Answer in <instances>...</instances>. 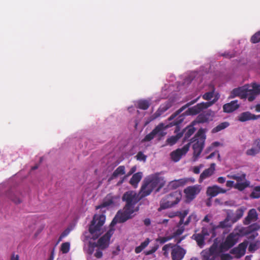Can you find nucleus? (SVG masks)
I'll return each mask as SVG.
<instances>
[{
	"label": "nucleus",
	"mask_w": 260,
	"mask_h": 260,
	"mask_svg": "<svg viewBox=\"0 0 260 260\" xmlns=\"http://www.w3.org/2000/svg\"><path fill=\"white\" fill-rule=\"evenodd\" d=\"M143 198L140 194H138L135 191H128L125 192L122 200L126 203L122 210H119L115 217L112 221L111 224L114 225L116 223H123L127 220L132 219L134 217L133 213L139 210L138 207H135V205Z\"/></svg>",
	"instance_id": "obj_1"
},
{
	"label": "nucleus",
	"mask_w": 260,
	"mask_h": 260,
	"mask_svg": "<svg viewBox=\"0 0 260 260\" xmlns=\"http://www.w3.org/2000/svg\"><path fill=\"white\" fill-rule=\"evenodd\" d=\"M104 215H94L90 224L89 225L88 231L93 240L98 239L103 233L102 226L105 221Z\"/></svg>",
	"instance_id": "obj_2"
},
{
	"label": "nucleus",
	"mask_w": 260,
	"mask_h": 260,
	"mask_svg": "<svg viewBox=\"0 0 260 260\" xmlns=\"http://www.w3.org/2000/svg\"><path fill=\"white\" fill-rule=\"evenodd\" d=\"M206 136L204 129L200 128L199 129L194 136L190 139L189 143H194L192 145L193 150V156L197 158L201 153L205 144Z\"/></svg>",
	"instance_id": "obj_3"
},
{
	"label": "nucleus",
	"mask_w": 260,
	"mask_h": 260,
	"mask_svg": "<svg viewBox=\"0 0 260 260\" xmlns=\"http://www.w3.org/2000/svg\"><path fill=\"white\" fill-rule=\"evenodd\" d=\"M241 235L237 232H233L229 234L225 240L219 245L220 251H225L233 247L239 240Z\"/></svg>",
	"instance_id": "obj_4"
},
{
	"label": "nucleus",
	"mask_w": 260,
	"mask_h": 260,
	"mask_svg": "<svg viewBox=\"0 0 260 260\" xmlns=\"http://www.w3.org/2000/svg\"><path fill=\"white\" fill-rule=\"evenodd\" d=\"M168 127L163 123H160L150 132L146 135L142 140V142H149L152 140L155 136H157L159 139L165 136L166 133L164 131Z\"/></svg>",
	"instance_id": "obj_5"
},
{
	"label": "nucleus",
	"mask_w": 260,
	"mask_h": 260,
	"mask_svg": "<svg viewBox=\"0 0 260 260\" xmlns=\"http://www.w3.org/2000/svg\"><path fill=\"white\" fill-rule=\"evenodd\" d=\"M181 199L180 194L176 192L168 195L160 203V208L162 209L171 208L178 204Z\"/></svg>",
	"instance_id": "obj_6"
},
{
	"label": "nucleus",
	"mask_w": 260,
	"mask_h": 260,
	"mask_svg": "<svg viewBox=\"0 0 260 260\" xmlns=\"http://www.w3.org/2000/svg\"><path fill=\"white\" fill-rule=\"evenodd\" d=\"M147 179L151 183V185L155 189V192H158L166 184L165 178L161 176L159 174L157 173L147 177Z\"/></svg>",
	"instance_id": "obj_7"
},
{
	"label": "nucleus",
	"mask_w": 260,
	"mask_h": 260,
	"mask_svg": "<svg viewBox=\"0 0 260 260\" xmlns=\"http://www.w3.org/2000/svg\"><path fill=\"white\" fill-rule=\"evenodd\" d=\"M214 103V101L202 102L198 104L196 106L189 108L186 112L185 115H194L199 114L203 110L211 106Z\"/></svg>",
	"instance_id": "obj_8"
},
{
	"label": "nucleus",
	"mask_w": 260,
	"mask_h": 260,
	"mask_svg": "<svg viewBox=\"0 0 260 260\" xmlns=\"http://www.w3.org/2000/svg\"><path fill=\"white\" fill-rule=\"evenodd\" d=\"M248 243L249 242L247 240H244L243 242L239 244L238 246L232 249L230 253L237 258L242 257L245 254Z\"/></svg>",
	"instance_id": "obj_9"
},
{
	"label": "nucleus",
	"mask_w": 260,
	"mask_h": 260,
	"mask_svg": "<svg viewBox=\"0 0 260 260\" xmlns=\"http://www.w3.org/2000/svg\"><path fill=\"white\" fill-rule=\"evenodd\" d=\"M200 186L195 185L186 187L184 190V192L185 194L187 199L191 201L196 198V196L200 193Z\"/></svg>",
	"instance_id": "obj_10"
},
{
	"label": "nucleus",
	"mask_w": 260,
	"mask_h": 260,
	"mask_svg": "<svg viewBox=\"0 0 260 260\" xmlns=\"http://www.w3.org/2000/svg\"><path fill=\"white\" fill-rule=\"evenodd\" d=\"M186 253V250L178 245L172 247L171 256L172 260H182Z\"/></svg>",
	"instance_id": "obj_11"
},
{
	"label": "nucleus",
	"mask_w": 260,
	"mask_h": 260,
	"mask_svg": "<svg viewBox=\"0 0 260 260\" xmlns=\"http://www.w3.org/2000/svg\"><path fill=\"white\" fill-rule=\"evenodd\" d=\"M190 146V143H188L185 145L182 148H179L173 151L171 154L172 159L176 162L179 161L181 156L188 152Z\"/></svg>",
	"instance_id": "obj_12"
},
{
	"label": "nucleus",
	"mask_w": 260,
	"mask_h": 260,
	"mask_svg": "<svg viewBox=\"0 0 260 260\" xmlns=\"http://www.w3.org/2000/svg\"><path fill=\"white\" fill-rule=\"evenodd\" d=\"M153 190H155L154 188L151 185V183H150L147 178H146L141 187L139 194L141 198H144L150 194Z\"/></svg>",
	"instance_id": "obj_13"
},
{
	"label": "nucleus",
	"mask_w": 260,
	"mask_h": 260,
	"mask_svg": "<svg viewBox=\"0 0 260 260\" xmlns=\"http://www.w3.org/2000/svg\"><path fill=\"white\" fill-rule=\"evenodd\" d=\"M236 96L240 97L241 99H246L247 98L246 85L235 88L232 90L229 98L233 99Z\"/></svg>",
	"instance_id": "obj_14"
},
{
	"label": "nucleus",
	"mask_w": 260,
	"mask_h": 260,
	"mask_svg": "<svg viewBox=\"0 0 260 260\" xmlns=\"http://www.w3.org/2000/svg\"><path fill=\"white\" fill-rule=\"evenodd\" d=\"M260 226L257 223H254L247 228L245 234L248 235L247 238L248 240H254L257 236V231L259 230Z\"/></svg>",
	"instance_id": "obj_15"
},
{
	"label": "nucleus",
	"mask_w": 260,
	"mask_h": 260,
	"mask_svg": "<svg viewBox=\"0 0 260 260\" xmlns=\"http://www.w3.org/2000/svg\"><path fill=\"white\" fill-rule=\"evenodd\" d=\"M119 196H114L112 193L108 194L105 198L102 204L99 208L106 207L115 204L119 200Z\"/></svg>",
	"instance_id": "obj_16"
},
{
	"label": "nucleus",
	"mask_w": 260,
	"mask_h": 260,
	"mask_svg": "<svg viewBox=\"0 0 260 260\" xmlns=\"http://www.w3.org/2000/svg\"><path fill=\"white\" fill-rule=\"evenodd\" d=\"M189 182L193 183L194 179L192 178H184L175 180L171 181L169 183V185L173 189H176L179 187L184 186Z\"/></svg>",
	"instance_id": "obj_17"
},
{
	"label": "nucleus",
	"mask_w": 260,
	"mask_h": 260,
	"mask_svg": "<svg viewBox=\"0 0 260 260\" xmlns=\"http://www.w3.org/2000/svg\"><path fill=\"white\" fill-rule=\"evenodd\" d=\"M111 235L109 232H107L104 235L101 237L98 241L99 248L102 250L105 249L109 246V241Z\"/></svg>",
	"instance_id": "obj_18"
},
{
	"label": "nucleus",
	"mask_w": 260,
	"mask_h": 260,
	"mask_svg": "<svg viewBox=\"0 0 260 260\" xmlns=\"http://www.w3.org/2000/svg\"><path fill=\"white\" fill-rule=\"evenodd\" d=\"M216 165L215 163L211 164L210 167L205 169L200 175L199 182H202L204 180L211 177L214 174Z\"/></svg>",
	"instance_id": "obj_19"
},
{
	"label": "nucleus",
	"mask_w": 260,
	"mask_h": 260,
	"mask_svg": "<svg viewBox=\"0 0 260 260\" xmlns=\"http://www.w3.org/2000/svg\"><path fill=\"white\" fill-rule=\"evenodd\" d=\"M226 190L219 187L217 185H213L209 186L207 189V194L211 197H214L219 193H224L226 192Z\"/></svg>",
	"instance_id": "obj_20"
},
{
	"label": "nucleus",
	"mask_w": 260,
	"mask_h": 260,
	"mask_svg": "<svg viewBox=\"0 0 260 260\" xmlns=\"http://www.w3.org/2000/svg\"><path fill=\"white\" fill-rule=\"evenodd\" d=\"M214 113L211 110H208L200 114L197 117L196 123H203L207 122L213 117Z\"/></svg>",
	"instance_id": "obj_21"
},
{
	"label": "nucleus",
	"mask_w": 260,
	"mask_h": 260,
	"mask_svg": "<svg viewBox=\"0 0 260 260\" xmlns=\"http://www.w3.org/2000/svg\"><path fill=\"white\" fill-rule=\"evenodd\" d=\"M260 152V139H255L252 144V146L250 149H248L246 154L247 155L254 156Z\"/></svg>",
	"instance_id": "obj_22"
},
{
	"label": "nucleus",
	"mask_w": 260,
	"mask_h": 260,
	"mask_svg": "<svg viewBox=\"0 0 260 260\" xmlns=\"http://www.w3.org/2000/svg\"><path fill=\"white\" fill-rule=\"evenodd\" d=\"M196 121H192L190 125H188L181 132L183 133V135H184V137L183 138V142L186 141L195 132L196 130V128L194 127Z\"/></svg>",
	"instance_id": "obj_23"
},
{
	"label": "nucleus",
	"mask_w": 260,
	"mask_h": 260,
	"mask_svg": "<svg viewBox=\"0 0 260 260\" xmlns=\"http://www.w3.org/2000/svg\"><path fill=\"white\" fill-rule=\"evenodd\" d=\"M257 213L256 212V211L254 209H250L248 213V215L245 217L244 220L243 221V223L245 225H248L251 222L255 221L257 220L258 217H257Z\"/></svg>",
	"instance_id": "obj_24"
},
{
	"label": "nucleus",
	"mask_w": 260,
	"mask_h": 260,
	"mask_svg": "<svg viewBox=\"0 0 260 260\" xmlns=\"http://www.w3.org/2000/svg\"><path fill=\"white\" fill-rule=\"evenodd\" d=\"M260 117V115H255L250 112H244L238 116V120L241 122H245L250 120H255Z\"/></svg>",
	"instance_id": "obj_25"
},
{
	"label": "nucleus",
	"mask_w": 260,
	"mask_h": 260,
	"mask_svg": "<svg viewBox=\"0 0 260 260\" xmlns=\"http://www.w3.org/2000/svg\"><path fill=\"white\" fill-rule=\"evenodd\" d=\"M239 107V105L238 104V101L235 100L224 104L223 106V110L224 112L231 113L238 109Z\"/></svg>",
	"instance_id": "obj_26"
},
{
	"label": "nucleus",
	"mask_w": 260,
	"mask_h": 260,
	"mask_svg": "<svg viewBox=\"0 0 260 260\" xmlns=\"http://www.w3.org/2000/svg\"><path fill=\"white\" fill-rule=\"evenodd\" d=\"M200 96H198L197 98H196V99L187 103L186 105H185L184 106H182L181 108H180L179 109H178L177 111H176V112L175 113H174L173 114H172L169 118V120H173V119H174L177 115H178L179 114H180L183 110H184L186 108H187L188 107L194 104L195 103H196L198 100L200 99Z\"/></svg>",
	"instance_id": "obj_27"
},
{
	"label": "nucleus",
	"mask_w": 260,
	"mask_h": 260,
	"mask_svg": "<svg viewBox=\"0 0 260 260\" xmlns=\"http://www.w3.org/2000/svg\"><path fill=\"white\" fill-rule=\"evenodd\" d=\"M7 196L15 204H20L22 202L20 194L18 191L13 192L10 191L7 193Z\"/></svg>",
	"instance_id": "obj_28"
},
{
	"label": "nucleus",
	"mask_w": 260,
	"mask_h": 260,
	"mask_svg": "<svg viewBox=\"0 0 260 260\" xmlns=\"http://www.w3.org/2000/svg\"><path fill=\"white\" fill-rule=\"evenodd\" d=\"M125 173V168L124 166H120L113 172L111 177L109 178L108 181L116 178L120 175H122Z\"/></svg>",
	"instance_id": "obj_29"
},
{
	"label": "nucleus",
	"mask_w": 260,
	"mask_h": 260,
	"mask_svg": "<svg viewBox=\"0 0 260 260\" xmlns=\"http://www.w3.org/2000/svg\"><path fill=\"white\" fill-rule=\"evenodd\" d=\"M142 176L143 174L142 172H138L133 174L129 180V184L133 186L136 187L138 183L141 181Z\"/></svg>",
	"instance_id": "obj_30"
},
{
	"label": "nucleus",
	"mask_w": 260,
	"mask_h": 260,
	"mask_svg": "<svg viewBox=\"0 0 260 260\" xmlns=\"http://www.w3.org/2000/svg\"><path fill=\"white\" fill-rule=\"evenodd\" d=\"M183 136V133L180 132L176 136H173L167 139L166 142L170 146L174 145L177 141Z\"/></svg>",
	"instance_id": "obj_31"
},
{
	"label": "nucleus",
	"mask_w": 260,
	"mask_h": 260,
	"mask_svg": "<svg viewBox=\"0 0 260 260\" xmlns=\"http://www.w3.org/2000/svg\"><path fill=\"white\" fill-rule=\"evenodd\" d=\"M192 237H193V239L196 241L198 245L200 247H202L204 245L205 237L203 234L200 233L196 234L192 236Z\"/></svg>",
	"instance_id": "obj_32"
},
{
	"label": "nucleus",
	"mask_w": 260,
	"mask_h": 260,
	"mask_svg": "<svg viewBox=\"0 0 260 260\" xmlns=\"http://www.w3.org/2000/svg\"><path fill=\"white\" fill-rule=\"evenodd\" d=\"M149 106V102L146 100H140L137 103V108L142 110H147Z\"/></svg>",
	"instance_id": "obj_33"
},
{
	"label": "nucleus",
	"mask_w": 260,
	"mask_h": 260,
	"mask_svg": "<svg viewBox=\"0 0 260 260\" xmlns=\"http://www.w3.org/2000/svg\"><path fill=\"white\" fill-rule=\"evenodd\" d=\"M150 239L147 238L144 242L141 243L140 245L135 248V251L136 253H140L144 249H145L149 244Z\"/></svg>",
	"instance_id": "obj_34"
},
{
	"label": "nucleus",
	"mask_w": 260,
	"mask_h": 260,
	"mask_svg": "<svg viewBox=\"0 0 260 260\" xmlns=\"http://www.w3.org/2000/svg\"><path fill=\"white\" fill-rule=\"evenodd\" d=\"M249 184L250 183L248 181L245 180L243 182H237L235 184L234 187L240 191H242L246 187H248Z\"/></svg>",
	"instance_id": "obj_35"
},
{
	"label": "nucleus",
	"mask_w": 260,
	"mask_h": 260,
	"mask_svg": "<svg viewBox=\"0 0 260 260\" xmlns=\"http://www.w3.org/2000/svg\"><path fill=\"white\" fill-rule=\"evenodd\" d=\"M230 178L236 180L237 182L244 181L246 180V174L245 173L234 174L230 176H228Z\"/></svg>",
	"instance_id": "obj_36"
},
{
	"label": "nucleus",
	"mask_w": 260,
	"mask_h": 260,
	"mask_svg": "<svg viewBox=\"0 0 260 260\" xmlns=\"http://www.w3.org/2000/svg\"><path fill=\"white\" fill-rule=\"evenodd\" d=\"M229 123L228 122H221L212 129V133H217V132L226 128L227 127L229 126Z\"/></svg>",
	"instance_id": "obj_37"
},
{
	"label": "nucleus",
	"mask_w": 260,
	"mask_h": 260,
	"mask_svg": "<svg viewBox=\"0 0 260 260\" xmlns=\"http://www.w3.org/2000/svg\"><path fill=\"white\" fill-rule=\"evenodd\" d=\"M202 260H215V256L210 253L208 250H205L202 252Z\"/></svg>",
	"instance_id": "obj_38"
},
{
	"label": "nucleus",
	"mask_w": 260,
	"mask_h": 260,
	"mask_svg": "<svg viewBox=\"0 0 260 260\" xmlns=\"http://www.w3.org/2000/svg\"><path fill=\"white\" fill-rule=\"evenodd\" d=\"M184 120V115H181L176 118L174 121L171 123V125H176V128L175 131V133H177L179 129V125L181 124Z\"/></svg>",
	"instance_id": "obj_39"
},
{
	"label": "nucleus",
	"mask_w": 260,
	"mask_h": 260,
	"mask_svg": "<svg viewBox=\"0 0 260 260\" xmlns=\"http://www.w3.org/2000/svg\"><path fill=\"white\" fill-rule=\"evenodd\" d=\"M244 211L241 208L238 209L236 211L234 216L232 218V221L233 222L237 221L239 220L243 215Z\"/></svg>",
	"instance_id": "obj_40"
},
{
	"label": "nucleus",
	"mask_w": 260,
	"mask_h": 260,
	"mask_svg": "<svg viewBox=\"0 0 260 260\" xmlns=\"http://www.w3.org/2000/svg\"><path fill=\"white\" fill-rule=\"evenodd\" d=\"M250 197L252 199H258L260 198V186L254 187L253 191L250 194Z\"/></svg>",
	"instance_id": "obj_41"
},
{
	"label": "nucleus",
	"mask_w": 260,
	"mask_h": 260,
	"mask_svg": "<svg viewBox=\"0 0 260 260\" xmlns=\"http://www.w3.org/2000/svg\"><path fill=\"white\" fill-rule=\"evenodd\" d=\"M246 92L247 93V98L248 101L252 102L255 99L256 96L253 93L252 91L249 88V85H246Z\"/></svg>",
	"instance_id": "obj_42"
},
{
	"label": "nucleus",
	"mask_w": 260,
	"mask_h": 260,
	"mask_svg": "<svg viewBox=\"0 0 260 260\" xmlns=\"http://www.w3.org/2000/svg\"><path fill=\"white\" fill-rule=\"evenodd\" d=\"M252 88L250 89L252 91L253 93L256 96L260 94V85L256 83H253L251 84Z\"/></svg>",
	"instance_id": "obj_43"
},
{
	"label": "nucleus",
	"mask_w": 260,
	"mask_h": 260,
	"mask_svg": "<svg viewBox=\"0 0 260 260\" xmlns=\"http://www.w3.org/2000/svg\"><path fill=\"white\" fill-rule=\"evenodd\" d=\"M173 238V236H167V237H159L156 239L155 241L158 242L160 244H163L166 242L171 240Z\"/></svg>",
	"instance_id": "obj_44"
},
{
	"label": "nucleus",
	"mask_w": 260,
	"mask_h": 260,
	"mask_svg": "<svg viewBox=\"0 0 260 260\" xmlns=\"http://www.w3.org/2000/svg\"><path fill=\"white\" fill-rule=\"evenodd\" d=\"M208 250L210 253L212 254L213 255H215V257L217 255L219 252L217 245L215 243H214Z\"/></svg>",
	"instance_id": "obj_45"
},
{
	"label": "nucleus",
	"mask_w": 260,
	"mask_h": 260,
	"mask_svg": "<svg viewBox=\"0 0 260 260\" xmlns=\"http://www.w3.org/2000/svg\"><path fill=\"white\" fill-rule=\"evenodd\" d=\"M70 244L69 242H64L61 244L60 250L62 253H67L70 251Z\"/></svg>",
	"instance_id": "obj_46"
},
{
	"label": "nucleus",
	"mask_w": 260,
	"mask_h": 260,
	"mask_svg": "<svg viewBox=\"0 0 260 260\" xmlns=\"http://www.w3.org/2000/svg\"><path fill=\"white\" fill-rule=\"evenodd\" d=\"M173 245L174 244H173L172 243H169L165 245L162 248V250L163 251V254L165 256H168L169 254V250L170 248L172 249V247H173Z\"/></svg>",
	"instance_id": "obj_47"
},
{
	"label": "nucleus",
	"mask_w": 260,
	"mask_h": 260,
	"mask_svg": "<svg viewBox=\"0 0 260 260\" xmlns=\"http://www.w3.org/2000/svg\"><path fill=\"white\" fill-rule=\"evenodd\" d=\"M250 41L253 44L260 42V31L256 32L251 37Z\"/></svg>",
	"instance_id": "obj_48"
},
{
	"label": "nucleus",
	"mask_w": 260,
	"mask_h": 260,
	"mask_svg": "<svg viewBox=\"0 0 260 260\" xmlns=\"http://www.w3.org/2000/svg\"><path fill=\"white\" fill-rule=\"evenodd\" d=\"M193 221L194 222H196L198 219H197V216L196 214H191V215H190L187 219H186V220L184 222V224L185 225H188L191 221Z\"/></svg>",
	"instance_id": "obj_49"
},
{
	"label": "nucleus",
	"mask_w": 260,
	"mask_h": 260,
	"mask_svg": "<svg viewBox=\"0 0 260 260\" xmlns=\"http://www.w3.org/2000/svg\"><path fill=\"white\" fill-rule=\"evenodd\" d=\"M135 157L138 160L146 161L147 156L143 154L141 151H139L136 155Z\"/></svg>",
	"instance_id": "obj_50"
},
{
	"label": "nucleus",
	"mask_w": 260,
	"mask_h": 260,
	"mask_svg": "<svg viewBox=\"0 0 260 260\" xmlns=\"http://www.w3.org/2000/svg\"><path fill=\"white\" fill-rule=\"evenodd\" d=\"M159 248V245L158 244H155L154 246L151 248V249L149 250L145 251L144 252L145 254L146 255H148L154 253Z\"/></svg>",
	"instance_id": "obj_51"
},
{
	"label": "nucleus",
	"mask_w": 260,
	"mask_h": 260,
	"mask_svg": "<svg viewBox=\"0 0 260 260\" xmlns=\"http://www.w3.org/2000/svg\"><path fill=\"white\" fill-rule=\"evenodd\" d=\"M214 91L207 92L203 95V98L205 100H210L213 96Z\"/></svg>",
	"instance_id": "obj_52"
},
{
	"label": "nucleus",
	"mask_w": 260,
	"mask_h": 260,
	"mask_svg": "<svg viewBox=\"0 0 260 260\" xmlns=\"http://www.w3.org/2000/svg\"><path fill=\"white\" fill-rule=\"evenodd\" d=\"M229 225V220L226 218L223 221H220L219 225L217 226L218 228H225L230 226Z\"/></svg>",
	"instance_id": "obj_53"
},
{
	"label": "nucleus",
	"mask_w": 260,
	"mask_h": 260,
	"mask_svg": "<svg viewBox=\"0 0 260 260\" xmlns=\"http://www.w3.org/2000/svg\"><path fill=\"white\" fill-rule=\"evenodd\" d=\"M257 248V245L256 243H251L249 245L248 250L251 252H253L256 250Z\"/></svg>",
	"instance_id": "obj_54"
},
{
	"label": "nucleus",
	"mask_w": 260,
	"mask_h": 260,
	"mask_svg": "<svg viewBox=\"0 0 260 260\" xmlns=\"http://www.w3.org/2000/svg\"><path fill=\"white\" fill-rule=\"evenodd\" d=\"M171 107V104L170 103L168 102L167 103L165 104L161 105L160 107L159 108L161 112L163 113L166 112L167 110H168Z\"/></svg>",
	"instance_id": "obj_55"
},
{
	"label": "nucleus",
	"mask_w": 260,
	"mask_h": 260,
	"mask_svg": "<svg viewBox=\"0 0 260 260\" xmlns=\"http://www.w3.org/2000/svg\"><path fill=\"white\" fill-rule=\"evenodd\" d=\"M188 211L186 210L183 211L182 212L178 211V215L180 217V218L184 219L185 216L188 214Z\"/></svg>",
	"instance_id": "obj_56"
},
{
	"label": "nucleus",
	"mask_w": 260,
	"mask_h": 260,
	"mask_svg": "<svg viewBox=\"0 0 260 260\" xmlns=\"http://www.w3.org/2000/svg\"><path fill=\"white\" fill-rule=\"evenodd\" d=\"M94 256L98 258H100L103 256V252L102 251V249L99 248L96 250L95 253H94Z\"/></svg>",
	"instance_id": "obj_57"
},
{
	"label": "nucleus",
	"mask_w": 260,
	"mask_h": 260,
	"mask_svg": "<svg viewBox=\"0 0 260 260\" xmlns=\"http://www.w3.org/2000/svg\"><path fill=\"white\" fill-rule=\"evenodd\" d=\"M163 113L160 110L159 108L155 112V113L153 115V119H155L159 116H160L161 114Z\"/></svg>",
	"instance_id": "obj_58"
},
{
	"label": "nucleus",
	"mask_w": 260,
	"mask_h": 260,
	"mask_svg": "<svg viewBox=\"0 0 260 260\" xmlns=\"http://www.w3.org/2000/svg\"><path fill=\"white\" fill-rule=\"evenodd\" d=\"M136 169H137V168L136 166H133L131 169V170H129V171L128 172V173L125 175V176L127 178L128 177H129V176H131V175H132L134 172H136Z\"/></svg>",
	"instance_id": "obj_59"
},
{
	"label": "nucleus",
	"mask_w": 260,
	"mask_h": 260,
	"mask_svg": "<svg viewBox=\"0 0 260 260\" xmlns=\"http://www.w3.org/2000/svg\"><path fill=\"white\" fill-rule=\"evenodd\" d=\"M202 167V165H200V166L194 167L193 169V172L194 174H198L200 172V169Z\"/></svg>",
	"instance_id": "obj_60"
},
{
	"label": "nucleus",
	"mask_w": 260,
	"mask_h": 260,
	"mask_svg": "<svg viewBox=\"0 0 260 260\" xmlns=\"http://www.w3.org/2000/svg\"><path fill=\"white\" fill-rule=\"evenodd\" d=\"M183 232V230L179 229L174 233L173 235L172 236H173V238H174V237H175L176 236H179L182 234Z\"/></svg>",
	"instance_id": "obj_61"
},
{
	"label": "nucleus",
	"mask_w": 260,
	"mask_h": 260,
	"mask_svg": "<svg viewBox=\"0 0 260 260\" xmlns=\"http://www.w3.org/2000/svg\"><path fill=\"white\" fill-rule=\"evenodd\" d=\"M223 56H224L226 58H231L235 57L234 53H230V52H225L222 55Z\"/></svg>",
	"instance_id": "obj_62"
},
{
	"label": "nucleus",
	"mask_w": 260,
	"mask_h": 260,
	"mask_svg": "<svg viewBox=\"0 0 260 260\" xmlns=\"http://www.w3.org/2000/svg\"><path fill=\"white\" fill-rule=\"evenodd\" d=\"M231 256L229 254H223L221 256V260H230Z\"/></svg>",
	"instance_id": "obj_63"
},
{
	"label": "nucleus",
	"mask_w": 260,
	"mask_h": 260,
	"mask_svg": "<svg viewBox=\"0 0 260 260\" xmlns=\"http://www.w3.org/2000/svg\"><path fill=\"white\" fill-rule=\"evenodd\" d=\"M88 245L93 248H95L96 247H98L99 248V245L98 242H89Z\"/></svg>",
	"instance_id": "obj_64"
}]
</instances>
